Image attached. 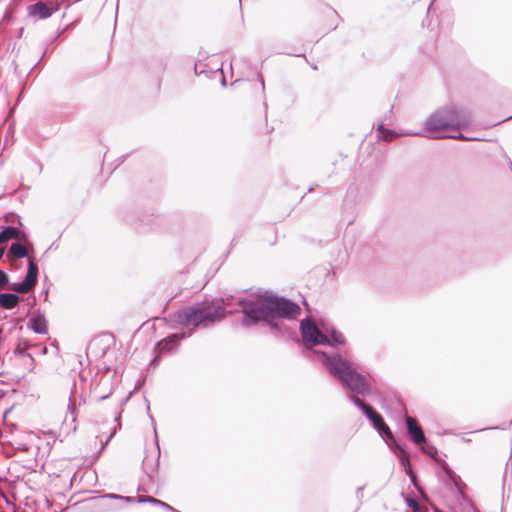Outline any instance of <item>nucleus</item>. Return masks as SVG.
<instances>
[{
  "label": "nucleus",
  "instance_id": "nucleus-3",
  "mask_svg": "<svg viewBox=\"0 0 512 512\" xmlns=\"http://www.w3.org/2000/svg\"><path fill=\"white\" fill-rule=\"evenodd\" d=\"M225 315L223 305L214 303V301H206L177 311L174 314V320L181 326L197 328L221 321Z\"/></svg>",
  "mask_w": 512,
  "mask_h": 512
},
{
  "label": "nucleus",
  "instance_id": "nucleus-17",
  "mask_svg": "<svg viewBox=\"0 0 512 512\" xmlns=\"http://www.w3.org/2000/svg\"><path fill=\"white\" fill-rule=\"evenodd\" d=\"M140 501H143V502H149V503H155V504H159V505H162V506H166V507H169L166 503L158 500V499H155L153 497H147V498H144V499H141Z\"/></svg>",
  "mask_w": 512,
  "mask_h": 512
},
{
  "label": "nucleus",
  "instance_id": "nucleus-5",
  "mask_svg": "<svg viewBox=\"0 0 512 512\" xmlns=\"http://www.w3.org/2000/svg\"><path fill=\"white\" fill-rule=\"evenodd\" d=\"M29 247H32V245L13 243L7 252V258L10 260L28 256V270L24 281L12 285V289L18 293L31 291L37 283L38 266L35 258L29 255Z\"/></svg>",
  "mask_w": 512,
  "mask_h": 512
},
{
  "label": "nucleus",
  "instance_id": "nucleus-15",
  "mask_svg": "<svg viewBox=\"0 0 512 512\" xmlns=\"http://www.w3.org/2000/svg\"><path fill=\"white\" fill-rule=\"evenodd\" d=\"M406 503L408 507L412 510V512H423L422 507L419 503L413 498H406Z\"/></svg>",
  "mask_w": 512,
  "mask_h": 512
},
{
  "label": "nucleus",
  "instance_id": "nucleus-20",
  "mask_svg": "<svg viewBox=\"0 0 512 512\" xmlns=\"http://www.w3.org/2000/svg\"><path fill=\"white\" fill-rule=\"evenodd\" d=\"M332 337H333V340H334L335 342L340 343V344H343V343H344V340H343V337H342V335H341V334H336V333H334V334L332 335Z\"/></svg>",
  "mask_w": 512,
  "mask_h": 512
},
{
  "label": "nucleus",
  "instance_id": "nucleus-6",
  "mask_svg": "<svg viewBox=\"0 0 512 512\" xmlns=\"http://www.w3.org/2000/svg\"><path fill=\"white\" fill-rule=\"evenodd\" d=\"M301 333L303 341L308 347L319 344H330L329 338L324 335L311 320H303L301 322Z\"/></svg>",
  "mask_w": 512,
  "mask_h": 512
},
{
  "label": "nucleus",
  "instance_id": "nucleus-7",
  "mask_svg": "<svg viewBox=\"0 0 512 512\" xmlns=\"http://www.w3.org/2000/svg\"><path fill=\"white\" fill-rule=\"evenodd\" d=\"M352 400L354 403L360 407L364 413L367 415V417L372 420L374 426L382 433H384L388 438H392V432L389 429V427L384 422L381 415H379L377 412H375L372 407L367 405L363 400H361L359 397H352Z\"/></svg>",
  "mask_w": 512,
  "mask_h": 512
},
{
  "label": "nucleus",
  "instance_id": "nucleus-14",
  "mask_svg": "<svg viewBox=\"0 0 512 512\" xmlns=\"http://www.w3.org/2000/svg\"><path fill=\"white\" fill-rule=\"evenodd\" d=\"M97 343L103 345V353L115 344V338L111 334H103L96 339Z\"/></svg>",
  "mask_w": 512,
  "mask_h": 512
},
{
  "label": "nucleus",
  "instance_id": "nucleus-23",
  "mask_svg": "<svg viewBox=\"0 0 512 512\" xmlns=\"http://www.w3.org/2000/svg\"><path fill=\"white\" fill-rule=\"evenodd\" d=\"M423 450H424L427 454H429V455H432V454H433V452H432L430 449H429V450H425V449L423 448Z\"/></svg>",
  "mask_w": 512,
  "mask_h": 512
},
{
  "label": "nucleus",
  "instance_id": "nucleus-16",
  "mask_svg": "<svg viewBox=\"0 0 512 512\" xmlns=\"http://www.w3.org/2000/svg\"><path fill=\"white\" fill-rule=\"evenodd\" d=\"M379 131L381 132V138L385 141H391L395 137L392 131L386 130L382 126L379 127Z\"/></svg>",
  "mask_w": 512,
  "mask_h": 512
},
{
  "label": "nucleus",
  "instance_id": "nucleus-18",
  "mask_svg": "<svg viewBox=\"0 0 512 512\" xmlns=\"http://www.w3.org/2000/svg\"><path fill=\"white\" fill-rule=\"evenodd\" d=\"M8 282V276L7 274L0 270V288H3Z\"/></svg>",
  "mask_w": 512,
  "mask_h": 512
},
{
  "label": "nucleus",
  "instance_id": "nucleus-11",
  "mask_svg": "<svg viewBox=\"0 0 512 512\" xmlns=\"http://www.w3.org/2000/svg\"><path fill=\"white\" fill-rule=\"evenodd\" d=\"M24 233L16 227H7L0 233V245L4 246L9 240H21Z\"/></svg>",
  "mask_w": 512,
  "mask_h": 512
},
{
  "label": "nucleus",
  "instance_id": "nucleus-2",
  "mask_svg": "<svg viewBox=\"0 0 512 512\" xmlns=\"http://www.w3.org/2000/svg\"><path fill=\"white\" fill-rule=\"evenodd\" d=\"M315 353L322 357L323 364L329 372L354 393L353 397L370 393L369 380L357 371L352 362L339 354L329 356L325 352L315 351Z\"/></svg>",
  "mask_w": 512,
  "mask_h": 512
},
{
  "label": "nucleus",
  "instance_id": "nucleus-8",
  "mask_svg": "<svg viewBox=\"0 0 512 512\" xmlns=\"http://www.w3.org/2000/svg\"><path fill=\"white\" fill-rule=\"evenodd\" d=\"M407 430L416 444H422L426 442V438L422 428L418 425L416 419L408 416L406 417Z\"/></svg>",
  "mask_w": 512,
  "mask_h": 512
},
{
  "label": "nucleus",
  "instance_id": "nucleus-19",
  "mask_svg": "<svg viewBox=\"0 0 512 512\" xmlns=\"http://www.w3.org/2000/svg\"><path fill=\"white\" fill-rule=\"evenodd\" d=\"M214 303L223 305V311L225 312V307L230 305V298H222L221 300L214 301Z\"/></svg>",
  "mask_w": 512,
  "mask_h": 512
},
{
  "label": "nucleus",
  "instance_id": "nucleus-21",
  "mask_svg": "<svg viewBox=\"0 0 512 512\" xmlns=\"http://www.w3.org/2000/svg\"><path fill=\"white\" fill-rule=\"evenodd\" d=\"M446 137H450V138H453V139H459V140H475V138H468V137H465L463 134H459L457 136H448V135H446Z\"/></svg>",
  "mask_w": 512,
  "mask_h": 512
},
{
  "label": "nucleus",
  "instance_id": "nucleus-22",
  "mask_svg": "<svg viewBox=\"0 0 512 512\" xmlns=\"http://www.w3.org/2000/svg\"><path fill=\"white\" fill-rule=\"evenodd\" d=\"M404 460H405L407 463H409V459H408L407 455H404V456H403L402 461H404Z\"/></svg>",
  "mask_w": 512,
  "mask_h": 512
},
{
  "label": "nucleus",
  "instance_id": "nucleus-9",
  "mask_svg": "<svg viewBox=\"0 0 512 512\" xmlns=\"http://www.w3.org/2000/svg\"><path fill=\"white\" fill-rule=\"evenodd\" d=\"M185 337V334H171L168 337L162 339L157 344V351L159 354L167 353L174 349L181 339Z\"/></svg>",
  "mask_w": 512,
  "mask_h": 512
},
{
  "label": "nucleus",
  "instance_id": "nucleus-10",
  "mask_svg": "<svg viewBox=\"0 0 512 512\" xmlns=\"http://www.w3.org/2000/svg\"><path fill=\"white\" fill-rule=\"evenodd\" d=\"M28 9L31 16L39 19H46L52 15V8L42 1L29 6Z\"/></svg>",
  "mask_w": 512,
  "mask_h": 512
},
{
  "label": "nucleus",
  "instance_id": "nucleus-13",
  "mask_svg": "<svg viewBox=\"0 0 512 512\" xmlns=\"http://www.w3.org/2000/svg\"><path fill=\"white\" fill-rule=\"evenodd\" d=\"M19 301V297L11 293L0 294V306L4 309L14 308Z\"/></svg>",
  "mask_w": 512,
  "mask_h": 512
},
{
  "label": "nucleus",
  "instance_id": "nucleus-12",
  "mask_svg": "<svg viewBox=\"0 0 512 512\" xmlns=\"http://www.w3.org/2000/svg\"><path fill=\"white\" fill-rule=\"evenodd\" d=\"M30 327L39 334H47L48 327L45 317L41 314H34L29 321Z\"/></svg>",
  "mask_w": 512,
  "mask_h": 512
},
{
  "label": "nucleus",
  "instance_id": "nucleus-1",
  "mask_svg": "<svg viewBox=\"0 0 512 512\" xmlns=\"http://www.w3.org/2000/svg\"><path fill=\"white\" fill-rule=\"evenodd\" d=\"M239 305L245 314V325H252L260 320L269 321L276 316L295 318L301 311L297 304L268 294L259 295L255 301L240 300Z\"/></svg>",
  "mask_w": 512,
  "mask_h": 512
},
{
  "label": "nucleus",
  "instance_id": "nucleus-4",
  "mask_svg": "<svg viewBox=\"0 0 512 512\" xmlns=\"http://www.w3.org/2000/svg\"><path fill=\"white\" fill-rule=\"evenodd\" d=\"M471 118L455 108H446L433 113L425 122V130L434 138H445L444 132L468 127Z\"/></svg>",
  "mask_w": 512,
  "mask_h": 512
}]
</instances>
